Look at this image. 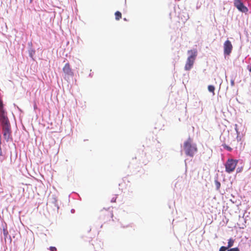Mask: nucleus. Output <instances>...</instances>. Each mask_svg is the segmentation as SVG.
Segmentation results:
<instances>
[{
    "instance_id": "19",
    "label": "nucleus",
    "mask_w": 251,
    "mask_h": 251,
    "mask_svg": "<svg viewBox=\"0 0 251 251\" xmlns=\"http://www.w3.org/2000/svg\"><path fill=\"white\" fill-rule=\"evenodd\" d=\"M50 251H56V249L55 247H50Z\"/></svg>"
},
{
    "instance_id": "12",
    "label": "nucleus",
    "mask_w": 251,
    "mask_h": 251,
    "mask_svg": "<svg viewBox=\"0 0 251 251\" xmlns=\"http://www.w3.org/2000/svg\"><path fill=\"white\" fill-rule=\"evenodd\" d=\"M208 90L209 92H212L213 95L215 94V87L213 85H209L208 86Z\"/></svg>"
},
{
    "instance_id": "2",
    "label": "nucleus",
    "mask_w": 251,
    "mask_h": 251,
    "mask_svg": "<svg viewBox=\"0 0 251 251\" xmlns=\"http://www.w3.org/2000/svg\"><path fill=\"white\" fill-rule=\"evenodd\" d=\"M183 148L186 154L190 157H193L198 151L197 145L193 144V140L190 137L184 142Z\"/></svg>"
},
{
    "instance_id": "1",
    "label": "nucleus",
    "mask_w": 251,
    "mask_h": 251,
    "mask_svg": "<svg viewBox=\"0 0 251 251\" xmlns=\"http://www.w3.org/2000/svg\"><path fill=\"white\" fill-rule=\"evenodd\" d=\"M3 132V137L7 141L12 139L11 130L9 121L8 118L3 116V118L0 119Z\"/></svg>"
},
{
    "instance_id": "13",
    "label": "nucleus",
    "mask_w": 251,
    "mask_h": 251,
    "mask_svg": "<svg viewBox=\"0 0 251 251\" xmlns=\"http://www.w3.org/2000/svg\"><path fill=\"white\" fill-rule=\"evenodd\" d=\"M223 147L224 148V149H226L228 151H232V148L231 147L226 145H223Z\"/></svg>"
},
{
    "instance_id": "14",
    "label": "nucleus",
    "mask_w": 251,
    "mask_h": 251,
    "mask_svg": "<svg viewBox=\"0 0 251 251\" xmlns=\"http://www.w3.org/2000/svg\"><path fill=\"white\" fill-rule=\"evenodd\" d=\"M228 249L227 247L222 246L220 248L219 251H226Z\"/></svg>"
},
{
    "instance_id": "7",
    "label": "nucleus",
    "mask_w": 251,
    "mask_h": 251,
    "mask_svg": "<svg viewBox=\"0 0 251 251\" xmlns=\"http://www.w3.org/2000/svg\"><path fill=\"white\" fill-rule=\"evenodd\" d=\"M233 47L231 42L228 40L225 41L224 44V53L226 55H229L231 53Z\"/></svg>"
},
{
    "instance_id": "8",
    "label": "nucleus",
    "mask_w": 251,
    "mask_h": 251,
    "mask_svg": "<svg viewBox=\"0 0 251 251\" xmlns=\"http://www.w3.org/2000/svg\"><path fill=\"white\" fill-rule=\"evenodd\" d=\"M191 177H193L194 179H196L199 176V172H196L195 170L191 171Z\"/></svg>"
},
{
    "instance_id": "21",
    "label": "nucleus",
    "mask_w": 251,
    "mask_h": 251,
    "mask_svg": "<svg viewBox=\"0 0 251 251\" xmlns=\"http://www.w3.org/2000/svg\"><path fill=\"white\" fill-rule=\"evenodd\" d=\"M237 125H235V126H236V127H235V130H236V132H238V129H237Z\"/></svg>"
},
{
    "instance_id": "16",
    "label": "nucleus",
    "mask_w": 251,
    "mask_h": 251,
    "mask_svg": "<svg viewBox=\"0 0 251 251\" xmlns=\"http://www.w3.org/2000/svg\"><path fill=\"white\" fill-rule=\"evenodd\" d=\"M227 251H240L239 249L238 248H234L232 249H230L228 250Z\"/></svg>"
},
{
    "instance_id": "6",
    "label": "nucleus",
    "mask_w": 251,
    "mask_h": 251,
    "mask_svg": "<svg viewBox=\"0 0 251 251\" xmlns=\"http://www.w3.org/2000/svg\"><path fill=\"white\" fill-rule=\"evenodd\" d=\"M234 5L238 10L243 13H247L248 11V8L245 6L240 0H234Z\"/></svg>"
},
{
    "instance_id": "4",
    "label": "nucleus",
    "mask_w": 251,
    "mask_h": 251,
    "mask_svg": "<svg viewBox=\"0 0 251 251\" xmlns=\"http://www.w3.org/2000/svg\"><path fill=\"white\" fill-rule=\"evenodd\" d=\"M238 160L228 159L225 164L226 171L228 173L233 172L237 165Z\"/></svg>"
},
{
    "instance_id": "11",
    "label": "nucleus",
    "mask_w": 251,
    "mask_h": 251,
    "mask_svg": "<svg viewBox=\"0 0 251 251\" xmlns=\"http://www.w3.org/2000/svg\"><path fill=\"white\" fill-rule=\"evenodd\" d=\"M234 240L232 239V238H230L228 240V245H227V248H229L230 247H231L232 246H233V244H234Z\"/></svg>"
},
{
    "instance_id": "22",
    "label": "nucleus",
    "mask_w": 251,
    "mask_h": 251,
    "mask_svg": "<svg viewBox=\"0 0 251 251\" xmlns=\"http://www.w3.org/2000/svg\"><path fill=\"white\" fill-rule=\"evenodd\" d=\"M125 21H126V18H124Z\"/></svg>"
},
{
    "instance_id": "18",
    "label": "nucleus",
    "mask_w": 251,
    "mask_h": 251,
    "mask_svg": "<svg viewBox=\"0 0 251 251\" xmlns=\"http://www.w3.org/2000/svg\"><path fill=\"white\" fill-rule=\"evenodd\" d=\"M107 212L108 213V214L109 215V217L110 218H112L113 216V212L112 211H107Z\"/></svg>"
},
{
    "instance_id": "20",
    "label": "nucleus",
    "mask_w": 251,
    "mask_h": 251,
    "mask_svg": "<svg viewBox=\"0 0 251 251\" xmlns=\"http://www.w3.org/2000/svg\"><path fill=\"white\" fill-rule=\"evenodd\" d=\"M116 198H113L112 200H111V202H114L116 201Z\"/></svg>"
},
{
    "instance_id": "5",
    "label": "nucleus",
    "mask_w": 251,
    "mask_h": 251,
    "mask_svg": "<svg viewBox=\"0 0 251 251\" xmlns=\"http://www.w3.org/2000/svg\"><path fill=\"white\" fill-rule=\"evenodd\" d=\"M63 72L64 74V78L65 79H68L70 77H73L74 73L71 68L70 65L69 63H66L63 68Z\"/></svg>"
},
{
    "instance_id": "3",
    "label": "nucleus",
    "mask_w": 251,
    "mask_h": 251,
    "mask_svg": "<svg viewBox=\"0 0 251 251\" xmlns=\"http://www.w3.org/2000/svg\"><path fill=\"white\" fill-rule=\"evenodd\" d=\"M187 53L189 56L187 59L184 68L185 70L189 71L194 64L198 52L196 49H194L188 50Z\"/></svg>"
},
{
    "instance_id": "9",
    "label": "nucleus",
    "mask_w": 251,
    "mask_h": 251,
    "mask_svg": "<svg viewBox=\"0 0 251 251\" xmlns=\"http://www.w3.org/2000/svg\"><path fill=\"white\" fill-rule=\"evenodd\" d=\"M115 19L117 21L119 20L122 18V13L120 11H116L115 13Z\"/></svg>"
},
{
    "instance_id": "10",
    "label": "nucleus",
    "mask_w": 251,
    "mask_h": 251,
    "mask_svg": "<svg viewBox=\"0 0 251 251\" xmlns=\"http://www.w3.org/2000/svg\"><path fill=\"white\" fill-rule=\"evenodd\" d=\"M0 113L1 115V119H2L3 116H5V115H4V111L3 108V104L1 102L0 103Z\"/></svg>"
},
{
    "instance_id": "17",
    "label": "nucleus",
    "mask_w": 251,
    "mask_h": 251,
    "mask_svg": "<svg viewBox=\"0 0 251 251\" xmlns=\"http://www.w3.org/2000/svg\"><path fill=\"white\" fill-rule=\"evenodd\" d=\"M216 185L217 189H219L221 186L220 183L218 181H216Z\"/></svg>"
},
{
    "instance_id": "15",
    "label": "nucleus",
    "mask_w": 251,
    "mask_h": 251,
    "mask_svg": "<svg viewBox=\"0 0 251 251\" xmlns=\"http://www.w3.org/2000/svg\"><path fill=\"white\" fill-rule=\"evenodd\" d=\"M3 234H4V237H6L8 234V231L6 229H3Z\"/></svg>"
}]
</instances>
